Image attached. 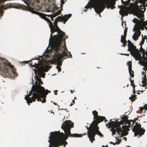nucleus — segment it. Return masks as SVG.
Returning <instances> with one entry per match:
<instances>
[{"instance_id": "49530a36", "label": "nucleus", "mask_w": 147, "mask_h": 147, "mask_svg": "<svg viewBox=\"0 0 147 147\" xmlns=\"http://www.w3.org/2000/svg\"><path fill=\"white\" fill-rule=\"evenodd\" d=\"M6 1V0H0V3H3L5 1Z\"/></svg>"}, {"instance_id": "0e129e2a", "label": "nucleus", "mask_w": 147, "mask_h": 147, "mask_svg": "<svg viewBox=\"0 0 147 147\" xmlns=\"http://www.w3.org/2000/svg\"><path fill=\"white\" fill-rule=\"evenodd\" d=\"M104 120H105V123H106V121H107V120L106 119Z\"/></svg>"}, {"instance_id": "5701e85b", "label": "nucleus", "mask_w": 147, "mask_h": 147, "mask_svg": "<svg viewBox=\"0 0 147 147\" xmlns=\"http://www.w3.org/2000/svg\"><path fill=\"white\" fill-rule=\"evenodd\" d=\"M92 113L94 116V119H96L99 116L98 115V113L96 110L93 111Z\"/></svg>"}, {"instance_id": "f704fd0d", "label": "nucleus", "mask_w": 147, "mask_h": 147, "mask_svg": "<svg viewBox=\"0 0 147 147\" xmlns=\"http://www.w3.org/2000/svg\"><path fill=\"white\" fill-rule=\"evenodd\" d=\"M127 28H125L124 30V36H123L126 37L127 33Z\"/></svg>"}, {"instance_id": "338daca9", "label": "nucleus", "mask_w": 147, "mask_h": 147, "mask_svg": "<svg viewBox=\"0 0 147 147\" xmlns=\"http://www.w3.org/2000/svg\"><path fill=\"white\" fill-rule=\"evenodd\" d=\"M76 99V97H75L74 98V100L75 99Z\"/></svg>"}, {"instance_id": "0eeeda50", "label": "nucleus", "mask_w": 147, "mask_h": 147, "mask_svg": "<svg viewBox=\"0 0 147 147\" xmlns=\"http://www.w3.org/2000/svg\"><path fill=\"white\" fill-rule=\"evenodd\" d=\"M98 129L99 127L98 125H97V123H96L93 130H92V134L89 138L91 142L92 143L93 141L95 140V136L96 134L98 135L101 137L102 136H103V135L100 131Z\"/></svg>"}, {"instance_id": "ddd939ff", "label": "nucleus", "mask_w": 147, "mask_h": 147, "mask_svg": "<svg viewBox=\"0 0 147 147\" xmlns=\"http://www.w3.org/2000/svg\"><path fill=\"white\" fill-rule=\"evenodd\" d=\"M111 120H110L111 121L108 122L109 127H114L115 128L118 127H121V125H123V123L120 122H117L115 121H111Z\"/></svg>"}, {"instance_id": "ea45409f", "label": "nucleus", "mask_w": 147, "mask_h": 147, "mask_svg": "<svg viewBox=\"0 0 147 147\" xmlns=\"http://www.w3.org/2000/svg\"><path fill=\"white\" fill-rule=\"evenodd\" d=\"M144 41H145L144 39V38H142V41L140 44H141L142 45V44H143L144 43Z\"/></svg>"}, {"instance_id": "e2e57ef3", "label": "nucleus", "mask_w": 147, "mask_h": 147, "mask_svg": "<svg viewBox=\"0 0 147 147\" xmlns=\"http://www.w3.org/2000/svg\"><path fill=\"white\" fill-rule=\"evenodd\" d=\"M70 92H71V93H72H72H73V91H72V90H70Z\"/></svg>"}, {"instance_id": "6ab92c4d", "label": "nucleus", "mask_w": 147, "mask_h": 147, "mask_svg": "<svg viewBox=\"0 0 147 147\" xmlns=\"http://www.w3.org/2000/svg\"><path fill=\"white\" fill-rule=\"evenodd\" d=\"M126 36H123V35H121V42L123 44V46L125 47L127 43V41L126 40Z\"/></svg>"}, {"instance_id": "39448f33", "label": "nucleus", "mask_w": 147, "mask_h": 147, "mask_svg": "<svg viewBox=\"0 0 147 147\" xmlns=\"http://www.w3.org/2000/svg\"><path fill=\"white\" fill-rule=\"evenodd\" d=\"M36 81L34 83V85H33L32 86L34 90L35 93L34 94V95L36 93H38L39 92L40 93H42L44 90V88L40 85L41 84H43L41 80L38 76L36 77Z\"/></svg>"}, {"instance_id": "a19ab883", "label": "nucleus", "mask_w": 147, "mask_h": 147, "mask_svg": "<svg viewBox=\"0 0 147 147\" xmlns=\"http://www.w3.org/2000/svg\"><path fill=\"white\" fill-rule=\"evenodd\" d=\"M121 12L123 14H124L125 13V10L124 9H123L121 10V11H120L119 12L121 14Z\"/></svg>"}, {"instance_id": "6e6552de", "label": "nucleus", "mask_w": 147, "mask_h": 147, "mask_svg": "<svg viewBox=\"0 0 147 147\" xmlns=\"http://www.w3.org/2000/svg\"><path fill=\"white\" fill-rule=\"evenodd\" d=\"M133 57L136 61H139L138 63L142 66L144 65L145 61L142 59L141 54L139 52V51L131 55Z\"/></svg>"}, {"instance_id": "412c9836", "label": "nucleus", "mask_w": 147, "mask_h": 147, "mask_svg": "<svg viewBox=\"0 0 147 147\" xmlns=\"http://www.w3.org/2000/svg\"><path fill=\"white\" fill-rule=\"evenodd\" d=\"M116 131L117 134L119 135L121 134V133L123 134V132L124 131V130H123L121 127H118L116 128Z\"/></svg>"}, {"instance_id": "4be33fe9", "label": "nucleus", "mask_w": 147, "mask_h": 147, "mask_svg": "<svg viewBox=\"0 0 147 147\" xmlns=\"http://www.w3.org/2000/svg\"><path fill=\"white\" fill-rule=\"evenodd\" d=\"M111 127V129H110V130L112 131V136L115 135L116 131V129L114 127Z\"/></svg>"}, {"instance_id": "3c124183", "label": "nucleus", "mask_w": 147, "mask_h": 147, "mask_svg": "<svg viewBox=\"0 0 147 147\" xmlns=\"http://www.w3.org/2000/svg\"><path fill=\"white\" fill-rule=\"evenodd\" d=\"M2 15V12L1 10H0V16Z\"/></svg>"}, {"instance_id": "052dcab7", "label": "nucleus", "mask_w": 147, "mask_h": 147, "mask_svg": "<svg viewBox=\"0 0 147 147\" xmlns=\"http://www.w3.org/2000/svg\"><path fill=\"white\" fill-rule=\"evenodd\" d=\"M143 109V108H142V107H140V110H142V109Z\"/></svg>"}, {"instance_id": "13d9d810", "label": "nucleus", "mask_w": 147, "mask_h": 147, "mask_svg": "<svg viewBox=\"0 0 147 147\" xmlns=\"http://www.w3.org/2000/svg\"><path fill=\"white\" fill-rule=\"evenodd\" d=\"M145 64H146V65H147V60H146V61H145Z\"/></svg>"}, {"instance_id": "bf43d9fd", "label": "nucleus", "mask_w": 147, "mask_h": 147, "mask_svg": "<svg viewBox=\"0 0 147 147\" xmlns=\"http://www.w3.org/2000/svg\"><path fill=\"white\" fill-rule=\"evenodd\" d=\"M144 38L146 39H147V38L146 37V36H144Z\"/></svg>"}, {"instance_id": "72a5a7b5", "label": "nucleus", "mask_w": 147, "mask_h": 147, "mask_svg": "<svg viewBox=\"0 0 147 147\" xmlns=\"http://www.w3.org/2000/svg\"><path fill=\"white\" fill-rule=\"evenodd\" d=\"M144 65L143 66L144 67L143 68V69L145 71H144L145 73H146V71L147 70V65L146 64H144Z\"/></svg>"}, {"instance_id": "603ef678", "label": "nucleus", "mask_w": 147, "mask_h": 147, "mask_svg": "<svg viewBox=\"0 0 147 147\" xmlns=\"http://www.w3.org/2000/svg\"><path fill=\"white\" fill-rule=\"evenodd\" d=\"M134 88V90H133V93H134V94H135V92H135V88Z\"/></svg>"}, {"instance_id": "4d7b16f0", "label": "nucleus", "mask_w": 147, "mask_h": 147, "mask_svg": "<svg viewBox=\"0 0 147 147\" xmlns=\"http://www.w3.org/2000/svg\"><path fill=\"white\" fill-rule=\"evenodd\" d=\"M146 73H144V71H142V75H144V74H145Z\"/></svg>"}, {"instance_id": "8fccbe9b", "label": "nucleus", "mask_w": 147, "mask_h": 147, "mask_svg": "<svg viewBox=\"0 0 147 147\" xmlns=\"http://www.w3.org/2000/svg\"><path fill=\"white\" fill-rule=\"evenodd\" d=\"M144 108L145 109L147 110V104H146L144 106Z\"/></svg>"}, {"instance_id": "7c9ffc66", "label": "nucleus", "mask_w": 147, "mask_h": 147, "mask_svg": "<svg viewBox=\"0 0 147 147\" xmlns=\"http://www.w3.org/2000/svg\"><path fill=\"white\" fill-rule=\"evenodd\" d=\"M136 96H134L132 95L131 97H130L129 98V99L131 100V101L135 100L136 99Z\"/></svg>"}, {"instance_id": "f257e3e1", "label": "nucleus", "mask_w": 147, "mask_h": 147, "mask_svg": "<svg viewBox=\"0 0 147 147\" xmlns=\"http://www.w3.org/2000/svg\"><path fill=\"white\" fill-rule=\"evenodd\" d=\"M74 125V123L71 121H66L63 123L61 128L64 130L65 135L63 132H60L59 131L52 132L56 144L54 147H58L59 146L64 145V141L67 140L68 137H80L84 135L83 134L71 133V129L73 127Z\"/></svg>"}, {"instance_id": "37998d69", "label": "nucleus", "mask_w": 147, "mask_h": 147, "mask_svg": "<svg viewBox=\"0 0 147 147\" xmlns=\"http://www.w3.org/2000/svg\"><path fill=\"white\" fill-rule=\"evenodd\" d=\"M55 14L53 15H52V16L54 18L56 17L58 15L57 13H55L54 12Z\"/></svg>"}, {"instance_id": "e433bc0d", "label": "nucleus", "mask_w": 147, "mask_h": 147, "mask_svg": "<svg viewBox=\"0 0 147 147\" xmlns=\"http://www.w3.org/2000/svg\"><path fill=\"white\" fill-rule=\"evenodd\" d=\"M56 68L58 69V71H61V67H60V66H57L56 67Z\"/></svg>"}, {"instance_id": "2eb2a0df", "label": "nucleus", "mask_w": 147, "mask_h": 147, "mask_svg": "<svg viewBox=\"0 0 147 147\" xmlns=\"http://www.w3.org/2000/svg\"><path fill=\"white\" fill-rule=\"evenodd\" d=\"M136 32H134V34L132 36L133 39L135 40H136L138 39V37L140 36L141 34V32L139 31V32L137 31H135Z\"/></svg>"}, {"instance_id": "473e14b6", "label": "nucleus", "mask_w": 147, "mask_h": 147, "mask_svg": "<svg viewBox=\"0 0 147 147\" xmlns=\"http://www.w3.org/2000/svg\"><path fill=\"white\" fill-rule=\"evenodd\" d=\"M144 18L143 19H141V21H142V23L143 24V25L145 26L147 25V21H144Z\"/></svg>"}, {"instance_id": "6e6d98bb", "label": "nucleus", "mask_w": 147, "mask_h": 147, "mask_svg": "<svg viewBox=\"0 0 147 147\" xmlns=\"http://www.w3.org/2000/svg\"><path fill=\"white\" fill-rule=\"evenodd\" d=\"M121 1L122 3L123 4L125 2V1H124L123 0H121Z\"/></svg>"}, {"instance_id": "de8ad7c7", "label": "nucleus", "mask_w": 147, "mask_h": 147, "mask_svg": "<svg viewBox=\"0 0 147 147\" xmlns=\"http://www.w3.org/2000/svg\"><path fill=\"white\" fill-rule=\"evenodd\" d=\"M61 4H62V5H63L65 3L64 0H61Z\"/></svg>"}, {"instance_id": "5fc2aeb1", "label": "nucleus", "mask_w": 147, "mask_h": 147, "mask_svg": "<svg viewBox=\"0 0 147 147\" xmlns=\"http://www.w3.org/2000/svg\"><path fill=\"white\" fill-rule=\"evenodd\" d=\"M55 94L56 95H57V90H55Z\"/></svg>"}, {"instance_id": "c9c22d12", "label": "nucleus", "mask_w": 147, "mask_h": 147, "mask_svg": "<svg viewBox=\"0 0 147 147\" xmlns=\"http://www.w3.org/2000/svg\"><path fill=\"white\" fill-rule=\"evenodd\" d=\"M46 16L50 17L51 18V20L52 21H53L54 20L52 16V15H47V14H46Z\"/></svg>"}, {"instance_id": "423d86ee", "label": "nucleus", "mask_w": 147, "mask_h": 147, "mask_svg": "<svg viewBox=\"0 0 147 147\" xmlns=\"http://www.w3.org/2000/svg\"><path fill=\"white\" fill-rule=\"evenodd\" d=\"M132 130L134 132V136H136L139 135V137L143 135L145 132V129L141 128V125L140 124H138L137 122L134 126Z\"/></svg>"}, {"instance_id": "774afa93", "label": "nucleus", "mask_w": 147, "mask_h": 147, "mask_svg": "<svg viewBox=\"0 0 147 147\" xmlns=\"http://www.w3.org/2000/svg\"><path fill=\"white\" fill-rule=\"evenodd\" d=\"M102 147H105V146H102Z\"/></svg>"}, {"instance_id": "dca6fc26", "label": "nucleus", "mask_w": 147, "mask_h": 147, "mask_svg": "<svg viewBox=\"0 0 147 147\" xmlns=\"http://www.w3.org/2000/svg\"><path fill=\"white\" fill-rule=\"evenodd\" d=\"M105 119L106 118L105 117L99 116L96 119V120H94V121L96 122V123H97V125H98V123L102 121Z\"/></svg>"}, {"instance_id": "f8f14e48", "label": "nucleus", "mask_w": 147, "mask_h": 147, "mask_svg": "<svg viewBox=\"0 0 147 147\" xmlns=\"http://www.w3.org/2000/svg\"><path fill=\"white\" fill-rule=\"evenodd\" d=\"M96 122L95 121H93L89 127H88L87 126H86V128L88 130L87 134L89 138H90L92 134V130H93L95 125V124L96 123Z\"/></svg>"}, {"instance_id": "69168bd1", "label": "nucleus", "mask_w": 147, "mask_h": 147, "mask_svg": "<svg viewBox=\"0 0 147 147\" xmlns=\"http://www.w3.org/2000/svg\"><path fill=\"white\" fill-rule=\"evenodd\" d=\"M146 55L147 56V50L146 51Z\"/></svg>"}, {"instance_id": "a18cd8bd", "label": "nucleus", "mask_w": 147, "mask_h": 147, "mask_svg": "<svg viewBox=\"0 0 147 147\" xmlns=\"http://www.w3.org/2000/svg\"><path fill=\"white\" fill-rule=\"evenodd\" d=\"M136 19V18H134V19L133 20V22L137 24L138 22V21H136L135 19Z\"/></svg>"}, {"instance_id": "79ce46f5", "label": "nucleus", "mask_w": 147, "mask_h": 147, "mask_svg": "<svg viewBox=\"0 0 147 147\" xmlns=\"http://www.w3.org/2000/svg\"><path fill=\"white\" fill-rule=\"evenodd\" d=\"M61 12L60 10H58L57 11H56V13H57L58 15H59L60 14Z\"/></svg>"}, {"instance_id": "c85d7f7f", "label": "nucleus", "mask_w": 147, "mask_h": 147, "mask_svg": "<svg viewBox=\"0 0 147 147\" xmlns=\"http://www.w3.org/2000/svg\"><path fill=\"white\" fill-rule=\"evenodd\" d=\"M127 65L128 67V70H130L131 69H132V64L131 61H129L127 63Z\"/></svg>"}, {"instance_id": "680f3d73", "label": "nucleus", "mask_w": 147, "mask_h": 147, "mask_svg": "<svg viewBox=\"0 0 147 147\" xmlns=\"http://www.w3.org/2000/svg\"><path fill=\"white\" fill-rule=\"evenodd\" d=\"M53 103L55 105H57V103H55V102H54Z\"/></svg>"}, {"instance_id": "7ed1b4c3", "label": "nucleus", "mask_w": 147, "mask_h": 147, "mask_svg": "<svg viewBox=\"0 0 147 147\" xmlns=\"http://www.w3.org/2000/svg\"><path fill=\"white\" fill-rule=\"evenodd\" d=\"M65 44L60 43L55 48V44H53L52 47L55 51V57L54 60L57 63V66H61L62 65V63L61 60L63 59H65L68 57H71L72 55L70 52H68V54L66 53V51L68 52V50L66 48L64 47Z\"/></svg>"}, {"instance_id": "b1692460", "label": "nucleus", "mask_w": 147, "mask_h": 147, "mask_svg": "<svg viewBox=\"0 0 147 147\" xmlns=\"http://www.w3.org/2000/svg\"><path fill=\"white\" fill-rule=\"evenodd\" d=\"M135 122L132 120L129 121V122H127V124H128V125L129 127H130L131 126H132L134 124Z\"/></svg>"}, {"instance_id": "bb28decb", "label": "nucleus", "mask_w": 147, "mask_h": 147, "mask_svg": "<svg viewBox=\"0 0 147 147\" xmlns=\"http://www.w3.org/2000/svg\"><path fill=\"white\" fill-rule=\"evenodd\" d=\"M147 80H143L142 81V86L143 87H145L147 86L146 81Z\"/></svg>"}, {"instance_id": "09e8293b", "label": "nucleus", "mask_w": 147, "mask_h": 147, "mask_svg": "<svg viewBox=\"0 0 147 147\" xmlns=\"http://www.w3.org/2000/svg\"><path fill=\"white\" fill-rule=\"evenodd\" d=\"M64 146L65 147V146L66 145V144H67V142L66 141H64Z\"/></svg>"}, {"instance_id": "4468645a", "label": "nucleus", "mask_w": 147, "mask_h": 147, "mask_svg": "<svg viewBox=\"0 0 147 147\" xmlns=\"http://www.w3.org/2000/svg\"><path fill=\"white\" fill-rule=\"evenodd\" d=\"M52 132L51 133V136L49 137L50 140H48V142H49L50 144L49 147H54L55 144H56L53 134H52Z\"/></svg>"}, {"instance_id": "20e7f679", "label": "nucleus", "mask_w": 147, "mask_h": 147, "mask_svg": "<svg viewBox=\"0 0 147 147\" xmlns=\"http://www.w3.org/2000/svg\"><path fill=\"white\" fill-rule=\"evenodd\" d=\"M34 87L32 88V90L30 92L29 94L25 96L24 98L26 100V102L28 105H29L30 103L32 102V101L35 102L36 99H37L38 101H41V99L40 98V95L37 96V93H36L34 95Z\"/></svg>"}, {"instance_id": "1a4fd4ad", "label": "nucleus", "mask_w": 147, "mask_h": 147, "mask_svg": "<svg viewBox=\"0 0 147 147\" xmlns=\"http://www.w3.org/2000/svg\"><path fill=\"white\" fill-rule=\"evenodd\" d=\"M136 21H138L137 24H135L134 28L133 29V31H137L139 32V31H140V29L143 30L144 29V28H145L147 30V27H146L145 26L143 25L142 23V21H140L139 20L137 19H135Z\"/></svg>"}, {"instance_id": "a211bd4d", "label": "nucleus", "mask_w": 147, "mask_h": 147, "mask_svg": "<svg viewBox=\"0 0 147 147\" xmlns=\"http://www.w3.org/2000/svg\"><path fill=\"white\" fill-rule=\"evenodd\" d=\"M121 119L122 121H121L124 124H127V122H129V120L128 119V117L127 116L125 115L122 117Z\"/></svg>"}, {"instance_id": "393cba45", "label": "nucleus", "mask_w": 147, "mask_h": 147, "mask_svg": "<svg viewBox=\"0 0 147 147\" xmlns=\"http://www.w3.org/2000/svg\"><path fill=\"white\" fill-rule=\"evenodd\" d=\"M123 129L125 130V131H129V127L128 125H123L122 126Z\"/></svg>"}, {"instance_id": "aec40b11", "label": "nucleus", "mask_w": 147, "mask_h": 147, "mask_svg": "<svg viewBox=\"0 0 147 147\" xmlns=\"http://www.w3.org/2000/svg\"><path fill=\"white\" fill-rule=\"evenodd\" d=\"M116 140L117 141V142H115V143L111 142H110V143L111 144H113V145H115L116 144H120V142H121V139H120L119 140V138H118L116 137Z\"/></svg>"}, {"instance_id": "58836bf2", "label": "nucleus", "mask_w": 147, "mask_h": 147, "mask_svg": "<svg viewBox=\"0 0 147 147\" xmlns=\"http://www.w3.org/2000/svg\"><path fill=\"white\" fill-rule=\"evenodd\" d=\"M143 80H147L146 78V74H144V77H143L142 79Z\"/></svg>"}, {"instance_id": "f3484780", "label": "nucleus", "mask_w": 147, "mask_h": 147, "mask_svg": "<svg viewBox=\"0 0 147 147\" xmlns=\"http://www.w3.org/2000/svg\"><path fill=\"white\" fill-rule=\"evenodd\" d=\"M138 10H136V12L137 13V16L138 18H140L141 19H143L144 18L143 17L144 15V14H142L141 13L139 12V11L140 10V9L138 7Z\"/></svg>"}, {"instance_id": "f03ea898", "label": "nucleus", "mask_w": 147, "mask_h": 147, "mask_svg": "<svg viewBox=\"0 0 147 147\" xmlns=\"http://www.w3.org/2000/svg\"><path fill=\"white\" fill-rule=\"evenodd\" d=\"M115 4L114 0H90L85 8L88 9L93 7L97 13L99 14L103 11L106 6L107 9L111 7L113 9L115 8Z\"/></svg>"}, {"instance_id": "a878e982", "label": "nucleus", "mask_w": 147, "mask_h": 147, "mask_svg": "<svg viewBox=\"0 0 147 147\" xmlns=\"http://www.w3.org/2000/svg\"><path fill=\"white\" fill-rule=\"evenodd\" d=\"M142 53V59L143 60H144V61H146L147 60V57H145V55H146V52L144 53Z\"/></svg>"}, {"instance_id": "c03bdc74", "label": "nucleus", "mask_w": 147, "mask_h": 147, "mask_svg": "<svg viewBox=\"0 0 147 147\" xmlns=\"http://www.w3.org/2000/svg\"><path fill=\"white\" fill-rule=\"evenodd\" d=\"M75 103V102L74 100H73L72 101V102L71 103V104L70 105V106H71L73 105Z\"/></svg>"}, {"instance_id": "4c0bfd02", "label": "nucleus", "mask_w": 147, "mask_h": 147, "mask_svg": "<svg viewBox=\"0 0 147 147\" xmlns=\"http://www.w3.org/2000/svg\"><path fill=\"white\" fill-rule=\"evenodd\" d=\"M126 135H127V134H125V133L124 131V132H123V134L122 133H121V134H120V135H121L120 137H122L123 136H126Z\"/></svg>"}, {"instance_id": "c756f323", "label": "nucleus", "mask_w": 147, "mask_h": 147, "mask_svg": "<svg viewBox=\"0 0 147 147\" xmlns=\"http://www.w3.org/2000/svg\"><path fill=\"white\" fill-rule=\"evenodd\" d=\"M139 45H140L141 47H140V49L139 50V52L140 51V52H141V53L145 52V50L142 47V45H141V44H140Z\"/></svg>"}, {"instance_id": "9d476101", "label": "nucleus", "mask_w": 147, "mask_h": 147, "mask_svg": "<svg viewBox=\"0 0 147 147\" xmlns=\"http://www.w3.org/2000/svg\"><path fill=\"white\" fill-rule=\"evenodd\" d=\"M128 49L127 51L130 52L131 55L139 51L129 40H128Z\"/></svg>"}, {"instance_id": "2f4dec72", "label": "nucleus", "mask_w": 147, "mask_h": 147, "mask_svg": "<svg viewBox=\"0 0 147 147\" xmlns=\"http://www.w3.org/2000/svg\"><path fill=\"white\" fill-rule=\"evenodd\" d=\"M129 80L131 82V85L133 87V88H135V84H134V80H132V79L131 78L129 79Z\"/></svg>"}, {"instance_id": "9b49d317", "label": "nucleus", "mask_w": 147, "mask_h": 147, "mask_svg": "<svg viewBox=\"0 0 147 147\" xmlns=\"http://www.w3.org/2000/svg\"><path fill=\"white\" fill-rule=\"evenodd\" d=\"M50 91L48 90L47 89L45 90L44 88V90L43 91L42 93H40V92L37 94V96L40 95V98H42V100H41V102L42 103L45 102L46 101V95L48 94V93H50Z\"/></svg>"}, {"instance_id": "864d4df0", "label": "nucleus", "mask_w": 147, "mask_h": 147, "mask_svg": "<svg viewBox=\"0 0 147 147\" xmlns=\"http://www.w3.org/2000/svg\"><path fill=\"white\" fill-rule=\"evenodd\" d=\"M123 139L125 140V141H127V138L126 137H124L123 138Z\"/></svg>"}, {"instance_id": "cd10ccee", "label": "nucleus", "mask_w": 147, "mask_h": 147, "mask_svg": "<svg viewBox=\"0 0 147 147\" xmlns=\"http://www.w3.org/2000/svg\"><path fill=\"white\" fill-rule=\"evenodd\" d=\"M129 71L130 76H131V77L133 78L134 76V71L132 70V69H131L130 70L129 69Z\"/></svg>"}]
</instances>
